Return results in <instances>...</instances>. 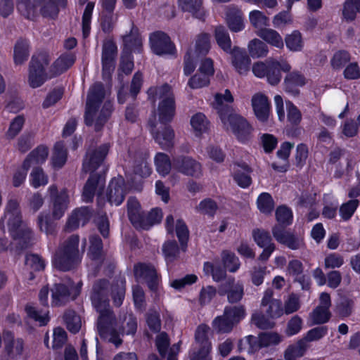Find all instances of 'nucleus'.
<instances>
[{
	"label": "nucleus",
	"mask_w": 360,
	"mask_h": 360,
	"mask_svg": "<svg viewBox=\"0 0 360 360\" xmlns=\"http://www.w3.org/2000/svg\"><path fill=\"white\" fill-rule=\"evenodd\" d=\"M76 56L72 53H62L51 65L50 74L48 76L46 68L49 66L51 57L46 51L34 53L29 64L28 82L30 86L36 89L42 86L49 78L61 75L69 70L75 63Z\"/></svg>",
	"instance_id": "nucleus-1"
},
{
	"label": "nucleus",
	"mask_w": 360,
	"mask_h": 360,
	"mask_svg": "<svg viewBox=\"0 0 360 360\" xmlns=\"http://www.w3.org/2000/svg\"><path fill=\"white\" fill-rule=\"evenodd\" d=\"M109 281L103 278L96 281L93 285L91 300L93 307L99 313L98 329L100 333L105 332L115 320V315L110 308Z\"/></svg>",
	"instance_id": "nucleus-2"
},
{
	"label": "nucleus",
	"mask_w": 360,
	"mask_h": 360,
	"mask_svg": "<svg viewBox=\"0 0 360 360\" xmlns=\"http://www.w3.org/2000/svg\"><path fill=\"white\" fill-rule=\"evenodd\" d=\"M79 236L71 235L58 247L53 259V264L56 269L66 272L75 269L81 262L79 250Z\"/></svg>",
	"instance_id": "nucleus-3"
},
{
	"label": "nucleus",
	"mask_w": 360,
	"mask_h": 360,
	"mask_svg": "<svg viewBox=\"0 0 360 360\" xmlns=\"http://www.w3.org/2000/svg\"><path fill=\"white\" fill-rule=\"evenodd\" d=\"M127 206L129 220L137 230H149L162 221V212L160 208L154 207L146 213L141 210L140 202L134 197L128 199Z\"/></svg>",
	"instance_id": "nucleus-4"
},
{
	"label": "nucleus",
	"mask_w": 360,
	"mask_h": 360,
	"mask_svg": "<svg viewBox=\"0 0 360 360\" xmlns=\"http://www.w3.org/2000/svg\"><path fill=\"white\" fill-rule=\"evenodd\" d=\"M253 74L259 78L266 77L269 84L276 86L279 84L282 79L281 72H289L291 65L286 60H278L269 58L265 62H256L252 65Z\"/></svg>",
	"instance_id": "nucleus-5"
},
{
	"label": "nucleus",
	"mask_w": 360,
	"mask_h": 360,
	"mask_svg": "<svg viewBox=\"0 0 360 360\" xmlns=\"http://www.w3.org/2000/svg\"><path fill=\"white\" fill-rule=\"evenodd\" d=\"M224 126L229 125L238 141L243 144L248 143L252 139L253 128L250 123L237 113L232 112L220 118Z\"/></svg>",
	"instance_id": "nucleus-6"
},
{
	"label": "nucleus",
	"mask_w": 360,
	"mask_h": 360,
	"mask_svg": "<svg viewBox=\"0 0 360 360\" xmlns=\"http://www.w3.org/2000/svg\"><path fill=\"white\" fill-rule=\"evenodd\" d=\"M149 42L153 53L157 56L176 54L175 44L169 36L163 31H155L150 34Z\"/></svg>",
	"instance_id": "nucleus-7"
},
{
	"label": "nucleus",
	"mask_w": 360,
	"mask_h": 360,
	"mask_svg": "<svg viewBox=\"0 0 360 360\" xmlns=\"http://www.w3.org/2000/svg\"><path fill=\"white\" fill-rule=\"evenodd\" d=\"M117 56V46L113 39L103 41L101 54L102 77L103 79H110L115 68Z\"/></svg>",
	"instance_id": "nucleus-8"
},
{
	"label": "nucleus",
	"mask_w": 360,
	"mask_h": 360,
	"mask_svg": "<svg viewBox=\"0 0 360 360\" xmlns=\"http://www.w3.org/2000/svg\"><path fill=\"white\" fill-rule=\"evenodd\" d=\"M173 169L185 176L195 178H198L202 174L200 162L185 155L173 156Z\"/></svg>",
	"instance_id": "nucleus-9"
},
{
	"label": "nucleus",
	"mask_w": 360,
	"mask_h": 360,
	"mask_svg": "<svg viewBox=\"0 0 360 360\" xmlns=\"http://www.w3.org/2000/svg\"><path fill=\"white\" fill-rule=\"evenodd\" d=\"M110 148L109 143H103L96 148L87 151L82 164L83 170L90 174L96 173L95 171L106 158Z\"/></svg>",
	"instance_id": "nucleus-10"
},
{
	"label": "nucleus",
	"mask_w": 360,
	"mask_h": 360,
	"mask_svg": "<svg viewBox=\"0 0 360 360\" xmlns=\"http://www.w3.org/2000/svg\"><path fill=\"white\" fill-rule=\"evenodd\" d=\"M134 275L136 279H143L152 292H157L159 285V277L155 266L150 263L137 262L134 265Z\"/></svg>",
	"instance_id": "nucleus-11"
},
{
	"label": "nucleus",
	"mask_w": 360,
	"mask_h": 360,
	"mask_svg": "<svg viewBox=\"0 0 360 360\" xmlns=\"http://www.w3.org/2000/svg\"><path fill=\"white\" fill-rule=\"evenodd\" d=\"M128 193V188L124 177L118 175L113 177L107 188L106 200L111 205H120Z\"/></svg>",
	"instance_id": "nucleus-12"
},
{
	"label": "nucleus",
	"mask_w": 360,
	"mask_h": 360,
	"mask_svg": "<svg viewBox=\"0 0 360 360\" xmlns=\"http://www.w3.org/2000/svg\"><path fill=\"white\" fill-rule=\"evenodd\" d=\"M276 241L292 250L302 249L305 246L304 239L295 232L283 229L282 226H274L271 229Z\"/></svg>",
	"instance_id": "nucleus-13"
},
{
	"label": "nucleus",
	"mask_w": 360,
	"mask_h": 360,
	"mask_svg": "<svg viewBox=\"0 0 360 360\" xmlns=\"http://www.w3.org/2000/svg\"><path fill=\"white\" fill-rule=\"evenodd\" d=\"M148 125L153 138L162 149L168 150L173 148L175 134L169 124H162V127L156 129L155 121L149 120Z\"/></svg>",
	"instance_id": "nucleus-14"
},
{
	"label": "nucleus",
	"mask_w": 360,
	"mask_h": 360,
	"mask_svg": "<svg viewBox=\"0 0 360 360\" xmlns=\"http://www.w3.org/2000/svg\"><path fill=\"white\" fill-rule=\"evenodd\" d=\"M49 191L53 204L52 215L55 219H60L68 209L69 195L66 188L58 191L56 185L49 186Z\"/></svg>",
	"instance_id": "nucleus-15"
},
{
	"label": "nucleus",
	"mask_w": 360,
	"mask_h": 360,
	"mask_svg": "<svg viewBox=\"0 0 360 360\" xmlns=\"http://www.w3.org/2000/svg\"><path fill=\"white\" fill-rule=\"evenodd\" d=\"M123 53L133 54L143 52V39L139 29L131 22V27L129 32L122 36Z\"/></svg>",
	"instance_id": "nucleus-16"
},
{
	"label": "nucleus",
	"mask_w": 360,
	"mask_h": 360,
	"mask_svg": "<svg viewBox=\"0 0 360 360\" xmlns=\"http://www.w3.org/2000/svg\"><path fill=\"white\" fill-rule=\"evenodd\" d=\"M220 296H226L230 304L239 303L244 296V285L240 281H236L235 278H229L218 288Z\"/></svg>",
	"instance_id": "nucleus-17"
},
{
	"label": "nucleus",
	"mask_w": 360,
	"mask_h": 360,
	"mask_svg": "<svg viewBox=\"0 0 360 360\" xmlns=\"http://www.w3.org/2000/svg\"><path fill=\"white\" fill-rule=\"evenodd\" d=\"M105 183V173H91L86 181L82 191V200L86 202L93 201L97 188L100 195L104 189Z\"/></svg>",
	"instance_id": "nucleus-18"
},
{
	"label": "nucleus",
	"mask_w": 360,
	"mask_h": 360,
	"mask_svg": "<svg viewBox=\"0 0 360 360\" xmlns=\"http://www.w3.org/2000/svg\"><path fill=\"white\" fill-rule=\"evenodd\" d=\"M4 352L8 358L15 360L20 356L25 348V340L22 338H15L14 333L9 330L3 331Z\"/></svg>",
	"instance_id": "nucleus-19"
},
{
	"label": "nucleus",
	"mask_w": 360,
	"mask_h": 360,
	"mask_svg": "<svg viewBox=\"0 0 360 360\" xmlns=\"http://www.w3.org/2000/svg\"><path fill=\"white\" fill-rule=\"evenodd\" d=\"M93 216L92 208L84 206L74 210L68 217L65 224V231H72L79 228V225H86Z\"/></svg>",
	"instance_id": "nucleus-20"
},
{
	"label": "nucleus",
	"mask_w": 360,
	"mask_h": 360,
	"mask_svg": "<svg viewBox=\"0 0 360 360\" xmlns=\"http://www.w3.org/2000/svg\"><path fill=\"white\" fill-rule=\"evenodd\" d=\"M157 110L161 124H168L172 122L176 114V102L173 93L160 101Z\"/></svg>",
	"instance_id": "nucleus-21"
},
{
	"label": "nucleus",
	"mask_w": 360,
	"mask_h": 360,
	"mask_svg": "<svg viewBox=\"0 0 360 360\" xmlns=\"http://www.w3.org/2000/svg\"><path fill=\"white\" fill-rule=\"evenodd\" d=\"M251 103L257 119L261 122H267L271 109L268 97L262 93L255 94L252 96Z\"/></svg>",
	"instance_id": "nucleus-22"
},
{
	"label": "nucleus",
	"mask_w": 360,
	"mask_h": 360,
	"mask_svg": "<svg viewBox=\"0 0 360 360\" xmlns=\"http://www.w3.org/2000/svg\"><path fill=\"white\" fill-rule=\"evenodd\" d=\"M273 291L270 289L264 292L262 299L261 306L267 307L265 310L266 315L271 319H275L283 314V304L281 300L273 297Z\"/></svg>",
	"instance_id": "nucleus-23"
},
{
	"label": "nucleus",
	"mask_w": 360,
	"mask_h": 360,
	"mask_svg": "<svg viewBox=\"0 0 360 360\" xmlns=\"http://www.w3.org/2000/svg\"><path fill=\"white\" fill-rule=\"evenodd\" d=\"M232 172V177L236 184L242 188H248L252 184L250 174L252 172L251 167L246 162H236Z\"/></svg>",
	"instance_id": "nucleus-24"
},
{
	"label": "nucleus",
	"mask_w": 360,
	"mask_h": 360,
	"mask_svg": "<svg viewBox=\"0 0 360 360\" xmlns=\"http://www.w3.org/2000/svg\"><path fill=\"white\" fill-rule=\"evenodd\" d=\"M226 22L229 30L233 32H238L245 28L244 15L240 9L232 5L226 11Z\"/></svg>",
	"instance_id": "nucleus-25"
},
{
	"label": "nucleus",
	"mask_w": 360,
	"mask_h": 360,
	"mask_svg": "<svg viewBox=\"0 0 360 360\" xmlns=\"http://www.w3.org/2000/svg\"><path fill=\"white\" fill-rule=\"evenodd\" d=\"M229 53L231 55L233 66L239 74L246 73L249 70L251 60L245 50L234 46Z\"/></svg>",
	"instance_id": "nucleus-26"
},
{
	"label": "nucleus",
	"mask_w": 360,
	"mask_h": 360,
	"mask_svg": "<svg viewBox=\"0 0 360 360\" xmlns=\"http://www.w3.org/2000/svg\"><path fill=\"white\" fill-rule=\"evenodd\" d=\"M71 297V290L65 283H55L51 289V304L53 307H61L66 304Z\"/></svg>",
	"instance_id": "nucleus-27"
},
{
	"label": "nucleus",
	"mask_w": 360,
	"mask_h": 360,
	"mask_svg": "<svg viewBox=\"0 0 360 360\" xmlns=\"http://www.w3.org/2000/svg\"><path fill=\"white\" fill-rule=\"evenodd\" d=\"M284 80L285 91L292 96H298L300 93L298 87L306 84L304 76L297 72H288Z\"/></svg>",
	"instance_id": "nucleus-28"
},
{
	"label": "nucleus",
	"mask_w": 360,
	"mask_h": 360,
	"mask_svg": "<svg viewBox=\"0 0 360 360\" xmlns=\"http://www.w3.org/2000/svg\"><path fill=\"white\" fill-rule=\"evenodd\" d=\"M214 100L216 103L215 108L217 110L219 118L224 117V116L235 112L232 106L223 103L224 101L227 103L233 102V96L229 89H226L224 94L220 93L216 94Z\"/></svg>",
	"instance_id": "nucleus-29"
},
{
	"label": "nucleus",
	"mask_w": 360,
	"mask_h": 360,
	"mask_svg": "<svg viewBox=\"0 0 360 360\" xmlns=\"http://www.w3.org/2000/svg\"><path fill=\"white\" fill-rule=\"evenodd\" d=\"M293 147L294 143L289 141H285L281 144L280 149L276 152V156L286 162L282 165H279L276 162H272L271 167L274 171L285 173L288 170L290 167L288 159Z\"/></svg>",
	"instance_id": "nucleus-30"
},
{
	"label": "nucleus",
	"mask_w": 360,
	"mask_h": 360,
	"mask_svg": "<svg viewBox=\"0 0 360 360\" xmlns=\"http://www.w3.org/2000/svg\"><path fill=\"white\" fill-rule=\"evenodd\" d=\"M105 96V90L103 83H94L89 89L86 97V105L100 108Z\"/></svg>",
	"instance_id": "nucleus-31"
},
{
	"label": "nucleus",
	"mask_w": 360,
	"mask_h": 360,
	"mask_svg": "<svg viewBox=\"0 0 360 360\" xmlns=\"http://www.w3.org/2000/svg\"><path fill=\"white\" fill-rule=\"evenodd\" d=\"M89 246L87 256L92 261H100L103 259V243L101 238L97 234L90 235L89 237Z\"/></svg>",
	"instance_id": "nucleus-32"
},
{
	"label": "nucleus",
	"mask_w": 360,
	"mask_h": 360,
	"mask_svg": "<svg viewBox=\"0 0 360 360\" xmlns=\"http://www.w3.org/2000/svg\"><path fill=\"white\" fill-rule=\"evenodd\" d=\"M182 11L189 12L192 15L202 21L205 20V12L202 7V0H178Z\"/></svg>",
	"instance_id": "nucleus-33"
},
{
	"label": "nucleus",
	"mask_w": 360,
	"mask_h": 360,
	"mask_svg": "<svg viewBox=\"0 0 360 360\" xmlns=\"http://www.w3.org/2000/svg\"><path fill=\"white\" fill-rule=\"evenodd\" d=\"M126 292V278L120 276L111 285V297L115 307H120L124 300Z\"/></svg>",
	"instance_id": "nucleus-34"
},
{
	"label": "nucleus",
	"mask_w": 360,
	"mask_h": 360,
	"mask_svg": "<svg viewBox=\"0 0 360 360\" xmlns=\"http://www.w3.org/2000/svg\"><path fill=\"white\" fill-rule=\"evenodd\" d=\"M162 252L167 264H172L180 257L181 251V245H178L175 240H167L164 242Z\"/></svg>",
	"instance_id": "nucleus-35"
},
{
	"label": "nucleus",
	"mask_w": 360,
	"mask_h": 360,
	"mask_svg": "<svg viewBox=\"0 0 360 360\" xmlns=\"http://www.w3.org/2000/svg\"><path fill=\"white\" fill-rule=\"evenodd\" d=\"M49 149L45 145H39L32 150L24 160L25 165L31 167L32 165H41L48 158Z\"/></svg>",
	"instance_id": "nucleus-36"
},
{
	"label": "nucleus",
	"mask_w": 360,
	"mask_h": 360,
	"mask_svg": "<svg viewBox=\"0 0 360 360\" xmlns=\"http://www.w3.org/2000/svg\"><path fill=\"white\" fill-rule=\"evenodd\" d=\"M10 236L13 240H18L17 248L20 250H25L32 245L33 232L29 227L22 226L16 231L10 233Z\"/></svg>",
	"instance_id": "nucleus-37"
},
{
	"label": "nucleus",
	"mask_w": 360,
	"mask_h": 360,
	"mask_svg": "<svg viewBox=\"0 0 360 360\" xmlns=\"http://www.w3.org/2000/svg\"><path fill=\"white\" fill-rule=\"evenodd\" d=\"M146 94L148 101L152 106L155 107L158 98L161 100L172 94V91L171 86L167 83H165L161 86H152L149 87Z\"/></svg>",
	"instance_id": "nucleus-38"
},
{
	"label": "nucleus",
	"mask_w": 360,
	"mask_h": 360,
	"mask_svg": "<svg viewBox=\"0 0 360 360\" xmlns=\"http://www.w3.org/2000/svg\"><path fill=\"white\" fill-rule=\"evenodd\" d=\"M257 35L265 42L278 49H283L284 42L281 34L271 28H262L259 30Z\"/></svg>",
	"instance_id": "nucleus-39"
},
{
	"label": "nucleus",
	"mask_w": 360,
	"mask_h": 360,
	"mask_svg": "<svg viewBox=\"0 0 360 360\" xmlns=\"http://www.w3.org/2000/svg\"><path fill=\"white\" fill-rule=\"evenodd\" d=\"M214 37L219 47L225 53L232 51L231 39L226 28L223 25H218L214 31Z\"/></svg>",
	"instance_id": "nucleus-40"
},
{
	"label": "nucleus",
	"mask_w": 360,
	"mask_h": 360,
	"mask_svg": "<svg viewBox=\"0 0 360 360\" xmlns=\"http://www.w3.org/2000/svg\"><path fill=\"white\" fill-rule=\"evenodd\" d=\"M157 172L162 176L168 175L173 169V158L164 153H158L154 158Z\"/></svg>",
	"instance_id": "nucleus-41"
},
{
	"label": "nucleus",
	"mask_w": 360,
	"mask_h": 360,
	"mask_svg": "<svg viewBox=\"0 0 360 360\" xmlns=\"http://www.w3.org/2000/svg\"><path fill=\"white\" fill-rule=\"evenodd\" d=\"M224 314L234 326L240 323L246 316V310L244 305L226 306Z\"/></svg>",
	"instance_id": "nucleus-42"
},
{
	"label": "nucleus",
	"mask_w": 360,
	"mask_h": 360,
	"mask_svg": "<svg viewBox=\"0 0 360 360\" xmlns=\"http://www.w3.org/2000/svg\"><path fill=\"white\" fill-rule=\"evenodd\" d=\"M25 311L28 318L38 322L40 326H46L50 321L49 311L44 313L42 309H38L30 304L25 305Z\"/></svg>",
	"instance_id": "nucleus-43"
},
{
	"label": "nucleus",
	"mask_w": 360,
	"mask_h": 360,
	"mask_svg": "<svg viewBox=\"0 0 360 360\" xmlns=\"http://www.w3.org/2000/svg\"><path fill=\"white\" fill-rule=\"evenodd\" d=\"M221 257L222 264L228 271L235 273L240 269L241 263L233 252L224 250L221 252Z\"/></svg>",
	"instance_id": "nucleus-44"
},
{
	"label": "nucleus",
	"mask_w": 360,
	"mask_h": 360,
	"mask_svg": "<svg viewBox=\"0 0 360 360\" xmlns=\"http://www.w3.org/2000/svg\"><path fill=\"white\" fill-rule=\"evenodd\" d=\"M307 349V343L304 342V340L300 339L296 343L287 347L284 352V359L285 360H297V358L304 355Z\"/></svg>",
	"instance_id": "nucleus-45"
},
{
	"label": "nucleus",
	"mask_w": 360,
	"mask_h": 360,
	"mask_svg": "<svg viewBox=\"0 0 360 360\" xmlns=\"http://www.w3.org/2000/svg\"><path fill=\"white\" fill-rule=\"evenodd\" d=\"M191 125L194 130L195 135L200 137L202 134L207 132L210 122L202 112H197L191 118Z\"/></svg>",
	"instance_id": "nucleus-46"
},
{
	"label": "nucleus",
	"mask_w": 360,
	"mask_h": 360,
	"mask_svg": "<svg viewBox=\"0 0 360 360\" xmlns=\"http://www.w3.org/2000/svg\"><path fill=\"white\" fill-rule=\"evenodd\" d=\"M174 231H175L176 236L181 245V251L186 252L189 240V230L185 221L181 219H177Z\"/></svg>",
	"instance_id": "nucleus-47"
},
{
	"label": "nucleus",
	"mask_w": 360,
	"mask_h": 360,
	"mask_svg": "<svg viewBox=\"0 0 360 360\" xmlns=\"http://www.w3.org/2000/svg\"><path fill=\"white\" fill-rule=\"evenodd\" d=\"M354 301L347 296H342L336 304L335 312L340 319L349 316L353 311Z\"/></svg>",
	"instance_id": "nucleus-48"
},
{
	"label": "nucleus",
	"mask_w": 360,
	"mask_h": 360,
	"mask_svg": "<svg viewBox=\"0 0 360 360\" xmlns=\"http://www.w3.org/2000/svg\"><path fill=\"white\" fill-rule=\"evenodd\" d=\"M210 327L205 323L198 325L194 334V346L212 347V342L209 338Z\"/></svg>",
	"instance_id": "nucleus-49"
},
{
	"label": "nucleus",
	"mask_w": 360,
	"mask_h": 360,
	"mask_svg": "<svg viewBox=\"0 0 360 360\" xmlns=\"http://www.w3.org/2000/svg\"><path fill=\"white\" fill-rule=\"evenodd\" d=\"M285 44L287 49L292 52L301 51L304 48L302 35L299 30H293L285 37Z\"/></svg>",
	"instance_id": "nucleus-50"
},
{
	"label": "nucleus",
	"mask_w": 360,
	"mask_h": 360,
	"mask_svg": "<svg viewBox=\"0 0 360 360\" xmlns=\"http://www.w3.org/2000/svg\"><path fill=\"white\" fill-rule=\"evenodd\" d=\"M86 4L82 18V30L84 39H86L90 35L92 15L95 6V3L93 1H88Z\"/></svg>",
	"instance_id": "nucleus-51"
},
{
	"label": "nucleus",
	"mask_w": 360,
	"mask_h": 360,
	"mask_svg": "<svg viewBox=\"0 0 360 360\" xmlns=\"http://www.w3.org/2000/svg\"><path fill=\"white\" fill-rule=\"evenodd\" d=\"M68 151L62 143L57 142L53 148L51 158L52 165L55 169L62 168L67 162Z\"/></svg>",
	"instance_id": "nucleus-52"
},
{
	"label": "nucleus",
	"mask_w": 360,
	"mask_h": 360,
	"mask_svg": "<svg viewBox=\"0 0 360 360\" xmlns=\"http://www.w3.org/2000/svg\"><path fill=\"white\" fill-rule=\"evenodd\" d=\"M29 57V44L26 40L18 39L14 46L13 60L16 65H21Z\"/></svg>",
	"instance_id": "nucleus-53"
},
{
	"label": "nucleus",
	"mask_w": 360,
	"mask_h": 360,
	"mask_svg": "<svg viewBox=\"0 0 360 360\" xmlns=\"http://www.w3.org/2000/svg\"><path fill=\"white\" fill-rule=\"evenodd\" d=\"M276 219L278 222L275 226H282L283 229L292 224L293 214L290 208L286 205L278 206L276 210Z\"/></svg>",
	"instance_id": "nucleus-54"
},
{
	"label": "nucleus",
	"mask_w": 360,
	"mask_h": 360,
	"mask_svg": "<svg viewBox=\"0 0 360 360\" xmlns=\"http://www.w3.org/2000/svg\"><path fill=\"white\" fill-rule=\"evenodd\" d=\"M360 13V0H345L342 8V17L347 22H352Z\"/></svg>",
	"instance_id": "nucleus-55"
},
{
	"label": "nucleus",
	"mask_w": 360,
	"mask_h": 360,
	"mask_svg": "<svg viewBox=\"0 0 360 360\" xmlns=\"http://www.w3.org/2000/svg\"><path fill=\"white\" fill-rule=\"evenodd\" d=\"M256 202L259 212L264 214H271L275 207V202L271 195L267 192L260 193Z\"/></svg>",
	"instance_id": "nucleus-56"
},
{
	"label": "nucleus",
	"mask_w": 360,
	"mask_h": 360,
	"mask_svg": "<svg viewBox=\"0 0 360 360\" xmlns=\"http://www.w3.org/2000/svg\"><path fill=\"white\" fill-rule=\"evenodd\" d=\"M212 326L217 334L229 333L235 327L229 319L225 316L224 313L222 315L217 316L213 319Z\"/></svg>",
	"instance_id": "nucleus-57"
},
{
	"label": "nucleus",
	"mask_w": 360,
	"mask_h": 360,
	"mask_svg": "<svg viewBox=\"0 0 360 360\" xmlns=\"http://www.w3.org/2000/svg\"><path fill=\"white\" fill-rule=\"evenodd\" d=\"M63 320L67 329L72 334L77 333L81 328L80 317L74 310H67L64 313Z\"/></svg>",
	"instance_id": "nucleus-58"
},
{
	"label": "nucleus",
	"mask_w": 360,
	"mask_h": 360,
	"mask_svg": "<svg viewBox=\"0 0 360 360\" xmlns=\"http://www.w3.org/2000/svg\"><path fill=\"white\" fill-rule=\"evenodd\" d=\"M248 51L253 58L265 57L269 52L267 45L258 39H254L249 42Z\"/></svg>",
	"instance_id": "nucleus-59"
},
{
	"label": "nucleus",
	"mask_w": 360,
	"mask_h": 360,
	"mask_svg": "<svg viewBox=\"0 0 360 360\" xmlns=\"http://www.w3.org/2000/svg\"><path fill=\"white\" fill-rule=\"evenodd\" d=\"M252 237L254 242L259 248H264L270 244H275L273 242L270 233L263 229H254L252 231Z\"/></svg>",
	"instance_id": "nucleus-60"
},
{
	"label": "nucleus",
	"mask_w": 360,
	"mask_h": 360,
	"mask_svg": "<svg viewBox=\"0 0 360 360\" xmlns=\"http://www.w3.org/2000/svg\"><path fill=\"white\" fill-rule=\"evenodd\" d=\"M212 347L194 346V345H192L188 352L189 360H212Z\"/></svg>",
	"instance_id": "nucleus-61"
},
{
	"label": "nucleus",
	"mask_w": 360,
	"mask_h": 360,
	"mask_svg": "<svg viewBox=\"0 0 360 360\" xmlns=\"http://www.w3.org/2000/svg\"><path fill=\"white\" fill-rule=\"evenodd\" d=\"M17 9L19 13L25 18L30 19L36 15L37 10L39 8L31 0H16Z\"/></svg>",
	"instance_id": "nucleus-62"
},
{
	"label": "nucleus",
	"mask_w": 360,
	"mask_h": 360,
	"mask_svg": "<svg viewBox=\"0 0 360 360\" xmlns=\"http://www.w3.org/2000/svg\"><path fill=\"white\" fill-rule=\"evenodd\" d=\"M49 179L47 175L44 173L43 169L40 167H35L30 174V184L34 188H37L41 186H45L48 184Z\"/></svg>",
	"instance_id": "nucleus-63"
},
{
	"label": "nucleus",
	"mask_w": 360,
	"mask_h": 360,
	"mask_svg": "<svg viewBox=\"0 0 360 360\" xmlns=\"http://www.w3.org/2000/svg\"><path fill=\"white\" fill-rule=\"evenodd\" d=\"M351 60V54L346 50H338L330 59V65L335 70H340Z\"/></svg>",
	"instance_id": "nucleus-64"
}]
</instances>
